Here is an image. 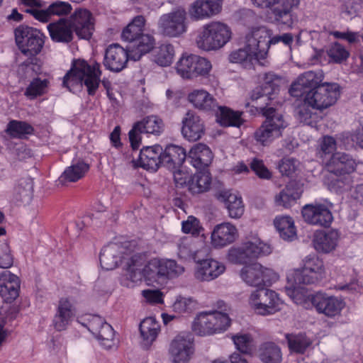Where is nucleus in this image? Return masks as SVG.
Returning a JSON list of instances; mask_svg holds the SVG:
<instances>
[{"instance_id": "f257e3e1", "label": "nucleus", "mask_w": 363, "mask_h": 363, "mask_svg": "<svg viewBox=\"0 0 363 363\" xmlns=\"http://www.w3.org/2000/svg\"><path fill=\"white\" fill-rule=\"evenodd\" d=\"M324 273L323 262L318 257L309 255L303 260V266L301 269H294L288 276L289 281H292L289 286H286L287 295L297 304L301 303L306 296L301 292L299 285L313 284L318 282Z\"/></svg>"}, {"instance_id": "f03ea898", "label": "nucleus", "mask_w": 363, "mask_h": 363, "mask_svg": "<svg viewBox=\"0 0 363 363\" xmlns=\"http://www.w3.org/2000/svg\"><path fill=\"white\" fill-rule=\"evenodd\" d=\"M100 64L89 65L83 60L74 61L71 69L63 77L62 85L69 91L77 85L84 84L89 95H94L100 83Z\"/></svg>"}, {"instance_id": "7ed1b4c3", "label": "nucleus", "mask_w": 363, "mask_h": 363, "mask_svg": "<svg viewBox=\"0 0 363 363\" xmlns=\"http://www.w3.org/2000/svg\"><path fill=\"white\" fill-rule=\"evenodd\" d=\"M145 23V19L143 16H137L123 28L121 33L122 40L129 43L127 48L134 61L139 60L143 55L149 52L155 43L153 36L143 33Z\"/></svg>"}, {"instance_id": "20e7f679", "label": "nucleus", "mask_w": 363, "mask_h": 363, "mask_svg": "<svg viewBox=\"0 0 363 363\" xmlns=\"http://www.w3.org/2000/svg\"><path fill=\"white\" fill-rule=\"evenodd\" d=\"M259 9H269L268 18L276 25L291 27L295 21L294 10L300 5L301 0H251Z\"/></svg>"}, {"instance_id": "39448f33", "label": "nucleus", "mask_w": 363, "mask_h": 363, "mask_svg": "<svg viewBox=\"0 0 363 363\" xmlns=\"http://www.w3.org/2000/svg\"><path fill=\"white\" fill-rule=\"evenodd\" d=\"M261 112L266 117L254 133L256 142L263 146H267L276 138L281 136L282 131L287 126L283 116L272 107H260Z\"/></svg>"}, {"instance_id": "423d86ee", "label": "nucleus", "mask_w": 363, "mask_h": 363, "mask_svg": "<svg viewBox=\"0 0 363 363\" xmlns=\"http://www.w3.org/2000/svg\"><path fill=\"white\" fill-rule=\"evenodd\" d=\"M126 277L132 282L137 283L145 279L147 281H157L162 278L160 273L161 260L153 259L145 263V257L132 255L126 262Z\"/></svg>"}, {"instance_id": "0eeeda50", "label": "nucleus", "mask_w": 363, "mask_h": 363, "mask_svg": "<svg viewBox=\"0 0 363 363\" xmlns=\"http://www.w3.org/2000/svg\"><path fill=\"white\" fill-rule=\"evenodd\" d=\"M230 27L223 23L213 21L206 25L196 38L199 48L206 50H216L223 48L231 38Z\"/></svg>"}, {"instance_id": "6e6552de", "label": "nucleus", "mask_w": 363, "mask_h": 363, "mask_svg": "<svg viewBox=\"0 0 363 363\" xmlns=\"http://www.w3.org/2000/svg\"><path fill=\"white\" fill-rule=\"evenodd\" d=\"M224 311L227 310L225 308ZM230 322L231 320L226 312H201L195 318L192 323V330L200 336L209 335L225 331L230 325Z\"/></svg>"}, {"instance_id": "1a4fd4ad", "label": "nucleus", "mask_w": 363, "mask_h": 363, "mask_svg": "<svg viewBox=\"0 0 363 363\" xmlns=\"http://www.w3.org/2000/svg\"><path fill=\"white\" fill-rule=\"evenodd\" d=\"M272 33L265 26L253 27L245 35V46L255 56V60L264 66L269 48V38Z\"/></svg>"}, {"instance_id": "9d476101", "label": "nucleus", "mask_w": 363, "mask_h": 363, "mask_svg": "<svg viewBox=\"0 0 363 363\" xmlns=\"http://www.w3.org/2000/svg\"><path fill=\"white\" fill-rule=\"evenodd\" d=\"M340 96L339 86L336 83H322L315 89L308 90L305 95L306 101L313 108L322 110L333 105Z\"/></svg>"}, {"instance_id": "9b49d317", "label": "nucleus", "mask_w": 363, "mask_h": 363, "mask_svg": "<svg viewBox=\"0 0 363 363\" xmlns=\"http://www.w3.org/2000/svg\"><path fill=\"white\" fill-rule=\"evenodd\" d=\"M269 245L254 238L245 242L242 247L233 248L228 252V259L237 264H245L250 259L257 258L270 254Z\"/></svg>"}, {"instance_id": "f8f14e48", "label": "nucleus", "mask_w": 363, "mask_h": 363, "mask_svg": "<svg viewBox=\"0 0 363 363\" xmlns=\"http://www.w3.org/2000/svg\"><path fill=\"white\" fill-rule=\"evenodd\" d=\"M17 45L25 55H36L44 45V35L38 29L29 26H20L15 30Z\"/></svg>"}, {"instance_id": "ddd939ff", "label": "nucleus", "mask_w": 363, "mask_h": 363, "mask_svg": "<svg viewBox=\"0 0 363 363\" xmlns=\"http://www.w3.org/2000/svg\"><path fill=\"white\" fill-rule=\"evenodd\" d=\"M249 304L258 314L266 315L280 310L281 299L278 294L271 289L261 288L254 291L250 296Z\"/></svg>"}, {"instance_id": "4468645a", "label": "nucleus", "mask_w": 363, "mask_h": 363, "mask_svg": "<svg viewBox=\"0 0 363 363\" xmlns=\"http://www.w3.org/2000/svg\"><path fill=\"white\" fill-rule=\"evenodd\" d=\"M240 277L247 285L255 287L270 285L279 279L277 272L258 262L242 267L240 270Z\"/></svg>"}, {"instance_id": "2eb2a0df", "label": "nucleus", "mask_w": 363, "mask_h": 363, "mask_svg": "<svg viewBox=\"0 0 363 363\" xmlns=\"http://www.w3.org/2000/svg\"><path fill=\"white\" fill-rule=\"evenodd\" d=\"M177 73L184 79L206 76L211 69V64L207 59L196 55L182 56L177 64Z\"/></svg>"}, {"instance_id": "dca6fc26", "label": "nucleus", "mask_w": 363, "mask_h": 363, "mask_svg": "<svg viewBox=\"0 0 363 363\" xmlns=\"http://www.w3.org/2000/svg\"><path fill=\"white\" fill-rule=\"evenodd\" d=\"M164 130V123L162 119L155 116L144 118L134 123L130 130L129 140L133 150H138L141 143V134H152L158 135Z\"/></svg>"}, {"instance_id": "f3484780", "label": "nucleus", "mask_w": 363, "mask_h": 363, "mask_svg": "<svg viewBox=\"0 0 363 363\" xmlns=\"http://www.w3.org/2000/svg\"><path fill=\"white\" fill-rule=\"evenodd\" d=\"M186 11L177 9L160 17L159 28L166 37L179 38L186 30Z\"/></svg>"}, {"instance_id": "a211bd4d", "label": "nucleus", "mask_w": 363, "mask_h": 363, "mask_svg": "<svg viewBox=\"0 0 363 363\" xmlns=\"http://www.w3.org/2000/svg\"><path fill=\"white\" fill-rule=\"evenodd\" d=\"M169 352L174 363L189 362L194 352L191 335L184 333L177 335L170 343Z\"/></svg>"}, {"instance_id": "6ab92c4d", "label": "nucleus", "mask_w": 363, "mask_h": 363, "mask_svg": "<svg viewBox=\"0 0 363 363\" xmlns=\"http://www.w3.org/2000/svg\"><path fill=\"white\" fill-rule=\"evenodd\" d=\"M87 328L105 349L110 350L116 346L114 330L101 316L92 315L89 319Z\"/></svg>"}, {"instance_id": "aec40b11", "label": "nucleus", "mask_w": 363, "mask_h": 363, "mask_svg": "<svg viewBox=\"0 0 363 363\" xmlns=\"http://www.w3.org/2000/svg\"><path fill=\"white\" fill-rule=\"evenodd\" d=\"M130 246L129 242H125L122 245L112 243L105 246L100 253V264L105 270H112L115 269L122 259L128 261L130 252H125V250Z\"/></svg>"}, {"instance_id": "412c9836", "label": "nucleus", "mask_w": 363, "mask_h": 363, "mask_svg": "<svg viewBox=\"0 0 363 363\" xmlns=\"http://www.w3.org/2000/svg\"><path fill=\"white\" fill-rule=\"evenodd\" d=\"M311 301L318 313L328 318L339 315L345 307V302L340 298L319 292L311 296Z\"/></svg>"}, {"instance_id": "4be33fe9", "label": "nucleus", "mask_w": 363, "mask_h": 363, "mask_svg": "<svg viewBox=\"0 0 363 363\" xmlns=\"http://www.w3.org/2000/svg\"><path fill=\"white\" fill-rule=\"evenodd\" d=\"M129 59L133 60L128 48L124 49L117 43L111 44L106 49L103 64L106 69L119 72L126 67Z\"/></svg>"}, {"instance_id": "5701e85b", "label": "nucleus", "mask_w": 363, "mask_h": 363, "mask_svg": "<svg viewBox=\"0 0 363 363\" xmlns=\"http://www.w3.org/2000/svg\"><path fill=\"white\" fill-rule=\"evenodd\" d=\"M76 34L81 38L89 39L94 30L92 15L86 9H79L68 18Z\"/></svg>"}, {"instance_id": "b1692460", "label": "nucleus", "mask_w": 363, "mask_h": 363, "mask_svg": "<svg viewBox=\"0 0 363 363\" xmlns=\"http://www.w3.org/2000/svg\"><path fill=\"white\" fill-rule=\"evenodd\" d=\"M72 11V6L69 3L57 0L50 4L46 9L31 8L27 9L25 11L40 21L48 22L52 20V16H65L71 13Z\"/></svg>"}, {"instance_id": "393cba45", "label": "nucleus", "mask_w": 363, "mask_h": 363, "mask_svg": "<svg viewBox=\"0 0 363 363\" xmlns=\"http://www.w3.org/2000/svg\"><path fill=\"white\" fill-rule=\"evenodd\" d=\"M303 219L308 223L328 227L333 221L331 212L324 205H306L301 211Z\"/></svg>"}, {"instance_id": "a878e982", "label": "nucleus", "mask_w": 363, "mask_h": 363, "mask_svg": "<svg viewBox=\"0 0 363 363\" xmlns=\"http://www.w3.org/2000/svg\"><path fill=\"white\" fill-rule=\"evenodd\" d=\"M323 78L324 74L320 69L304 72L291 84L290 89L291 95L298 96L303 94H306L308 91L305 90L306 89H315L316 86L322 84Z\"/></svg>"}, {"instance_id": "bb28decb", "label": "nucleus", "mask_w": 363, "mask_h": 363, "mask_svg": "<svg viewBox=\"0 0 363 363\" xmlns=\"http://www.w3.org/2000/svg\"><path fill=\"white\" fill-rule=\"evenodd\" d=\"M194 276L196 279L201 281H209L216 279L222 274L225 269V265L212 259H204L203 256L200 261L196 262Z\"/></svg>"}, {"instance_id": "cd10ccee", "label": "nucleus", "mask_w": 363, "mask_h": 363, "mask_svg": "<svg viewBox=\"0 0 363 363\" xmlns=\"http://www.w3.org/2000/svg\"><path fill=\"white\" fill-rule=\"evenodd\" d=\"M204 124L193 111H188L182 119V134L189 141H196L204 134Z\"/></svg>"}, {"instance_id": "c85d7f7f", "label": "nucleus", "mask_w": 363, "mask_h": 363, "mask_svg": "<svg viewBox=\"0 0 363 363\" xmlns=\"http://www.w3.org/2000/svg\"><path fill=\"white\" fill-rule=\"evenodd\" d=\"M236 227L230 223H223L215 226L211 234L212 245L216 247H223L233 243L238 238Z\"/></svg>"}, {"instance_id": "c756f323", "label": "nucleus", "mask_w": 363, "mask_h": 363, "mask_svg": "<svg viewBox=\"0 0 363 363\" xmlns=\"http://www.w3.org/2000/svg\"><path fill=\"white\" fill-rule=\"evenodd\" d=\"M75 315L73 304L65 298L59 301L52 324L55 330L62 331L67 329Z\"/></svg>"}, {"instance_id": "7c9ffc66", "label": "nucleus", "mask_w": 363, "mask_h": 363, "mask_svg": "<svg viewBox=\"0 0 363 363\" xmlns=\"http://www.w3.org/2000/svg\"><path fill=\"white\" fill-rule=\"evenodd\" d=\"M20 280L9 271L0 274V296L6 302H12L18 296Z\"/></svg>"}, {"instance_id": "2f4dec72", "label": "nucleus", "mask_w": 363, "mask_h": 363, "mask_svg": "<svg viewBox=\"0 0 363 363\" xmlns=\"http://www.w3.org/2000/svg\"><path fill=\"white\" fill-rule=\"evenodd\" d=\"M215 197L225 204L229 216L232 218H239L244 213V206L242 198L230 190L223 189L217 191Z\"/></svg>"}, {"instance_id": "473e14b6", "label": "nucleus", "mask_w": 363, "mask_h": 363, "mask_svg": "<svg viewBox=\"0 0 363 363\" xmlns=\"http://www.w3.org/2000/svg\"><path fill=\"white\" fill-rule=\"evenodd\" d=\"M327 168L330 174H349L354 170L355 162L350 155L338 152L333 154Z\"/></svg>"}, {"instance_id": "72a5a7b5", "label": "nucleus", "mask_w": 363, "mask_h": 363, "mask_svg": "<svg viewBox=\"0 0 363 363\" xmlns=\"http://www.w3.org/2000/svg\"><path fill=\"white\" fill-rule=\"evenodd\" d=\"M221 8L219 0H196L191 4L189 14L192 18L200 20L218 13Z\"/></svg>"}, {"instance_id": "f704fd0d", "label": "nucleus", "mask_w": 363, "mask_h": 363, "mask_svg": "<svg viewBox=\"0 0 363 363\" xmlns=\"http://www.w3.org/2000/svg\"><path fill=\"white\" fill-rule=\"evenodd\" d=\"M48 30L51 39L55 42L67 43L73 39L74 29L68 18H60L50 23L48 25Z\"/></svg>"}, {"instance_id": "c9c22d12", "label": "nucleus", "mask_w": 363, "mask_h": 363, "mask_svg": "<svg viewBox=\"0 0 363 363\" xmlns=\"http://www.w3.org/2000/svg\"><path fill=\"white\" fill-rule=\"evenodd\" d=\"M188 160L195 169L201 170L206 169L211 163L213 153L207 145L199 143L189 151Z\"/></svg>"}, {"instance_id": "e433bc0d", "label": "nucleus", "mask_w": 363, "mask_h": 363, "mask_svg": "<svg viewBox=\"0 0 363 363\" xmlns=\"http://www.w3.org/2000/svg\"><path fill=\"white\" fill-rule=\"evenodd\" d=\"M162 150L160 145L143 147L139 155L140 166L148 170L156 171L162 164Z\"/></svg>"}, {"instance_id": "4c0bfd02", "label": "nucleus", "mask_w": 363, "mask_h": 363, "mask_svg": "<svg viewBox=\"0 0 363 363\" xmlns=\"http://www.w3.org/2000/svg\"><path fill=\"white\" fill-rule=\"evenodd\" d=\"M186 150L176 145H167L162 151V164L170 170L181 168L186 158Z\"/></svg>"}, {"instance_id": "58836bf2", "label": "nucleus", "mask_w": 363, "mask_h": 363, "mask_svg": "<svg viewBox=\"0 0 363 363\" xmlns=\"http://www.w3.org/2000/svg\"><path fill=\"white\" fill-rule=\"evenodd\" d=\"M189 101L200 110L216 111L218 108L216 100L203 89H195L188 95Z\"/></svg>"}, {"instance_id": "ea45409f", "label": "nucleus", "mask_w": 363, "mask_h": 363, "mask_svg": "<svg viewBox=\"0 0 363 363\" xmlns=\"http://www.w3.org/2000/svg\"><path fill=\"white\" fill-rule=\"evenodd\" d=\"M339 234L337 230L316 232L314 235L313 245L316 250L330 252L337 246Z\"/></svg>"}, {"instance_id": "a19ab883", "label": "nucleus", "mask_w": 363, "mask_h": 363, "mask_svg": "<svg viewBox=\"0 0 363 363\" xmlns=\"http://www.w3.org/2000/svg\"><path fill=\"white\" fill-rule=\"evenodd\" d=\"M258 357L263 363H281L282 352L280 347L273 342H264L258 349Z\"/></svg>"}, {"instance_id": "79ce46f5", "label": "nucleus", "mask_w": 363, "mask_h": 363, "mask_svg": "<svg viewBox=\"0 0 363 363\" xmlns=\"http://www.w3.org/2000/svg\"><path fill=\"white\" fill-rule=\"evenodd\" d=\"M301 193L302 191L296 185L289 184L275 196V203L278 206L289 208L300 199Z\"/></svg>"}, {"instance_id": "37998d69", "label": "nucleus", "mask_w": 363, "mask_h": 363, "mask_svg": "<svg viewBox=\"0 0 363 363\" xmlns=\"http://www.w3.org/2000/svg\"><path fill=\"white\" fill-rule=\"evenodd\" d=\"M219 111L217 113V121L223 126L240 127L244 122L242 118V112L234 111L225 106H219L216 108Z\"/></svg>"}, {"instance_id": "c03bdc74", "label": "nucleus", "mask_w": 363, "mask_h": 363, "mask_svg": "<svg viewBox=\"0 0 363 363\" xmlns=\"http://www.w3.org/2000/svg\"><path fill=\"white\" fill-rule=\"evenodd\" d=\"M285 337L291 352L303 354L312 344V341L305 333H286Z\"/></svg>"}, {"instance_id": "a18cd8bd", "label": "nucleus", "mask_w": 363, "mask_h": 363, "mask_svg": "<svg viewBox=\"0 0 363 363\" xmlns=\"http://www.w3.org/2000/svg\"><path fill=\"white\" fill-rule=\"evenodd\" d=\"M33 182L29 177L18 180L14 188L13 196L17 201L23 204L29 203L33 196Z\"/></svg>"}, {"instance_id": "49530a36", "label": "nucleus", "mask_w": 363, "mask_h": 363, "mask_svg": "<svg viewBox=\"0 0 363 363\" xmlns=\"http://www.w3.org/2000/svg\"><path fill=\"white\" fill-rule=\"evenodd\" d=\"M211 181L210 173L206 169L198 170L191 178L189 189L194 194L204 192L209 189Z\"/></svg>"}, {"instance_id": "de8ad7c7", "label": "nucleus", "mask_w": 363, "mask_h": 363, "mask_svg": "<svg viewBox=\"0 0 363 363\" xmlns=\"http://www.w3.org/2000/svg\"><path fill=\"white\" fill-rule=\"evenodd\" d=\"M274 226L280 237L285 240H292L296 237L294 220L289 216L277 217L274 221Z\"/></svg>"}, {"instance_id": "09e8293b", "label": "nucleus", "mask_w": 363, "mask_h": 363, "mask_svg": "<svg viewBox=\"0 0 363 363\" xmlns=\"http://www.w3.org/2000/svg\"><path fill=\"white\" fill-rule=\"evenodd\" d=\"M89 169V165L84 162H79L68 167L60 177L61 182H75L82 178Z\"/></svg>"}, {"instance_id": "8fccbe9b", "label": "nucleus", "mask_w": 363, "mask_h": 363, "mask_svg": "<svg viewBox=\"0 0 363 363\" xmlns=\"http://www.w3.org/2000/svg\"><path fill=\"white\" fill-rule=\"evenodd\" d=\"M160 325L152 317L145 318L140 324V332L147 345L151 344L157 337Z\"/></svg>"}, {"instance_id": "3c124183", "label": "nucleus", "mask_w": 363, "mask_h": 363, "mask_svg": "<svg viewBox=\"0 0 363 363\" xmlns=\"http://www.w3.org/2000/svg\"><path fill=\"white\" fill-rule=\"evenodd\" d=\"M174 49L172 45L164 43L159 46L154 52V61L162 67H167L172 62Z\"/></svg>"}, {"instance_id": "603ef678", "label": "nucleus", "mask_w": 363, "mask_h": 363, "mask_svg": "<svg viewBox=\"0 0 363 363\" xmlns=\"http://www.w3.org/2000/svg\"><path fill=\"white\" fill-rule=\"evenodd\" d=\"M6 131L13 138H23L27 135H31L34 128L27 122L13 120L8 123Z\"/></svg>"}, {"instance_id": "864d4df0", "label": "nucleus", "mask_w": 363, "mask_h": 363, "mask_svg": "<svg viewBox=\"0 0 363 363\" xmlns=\"http://www.w3.org/2000/svg\"><path fill=\"white\" fill-rule=\"evenodd\" d=\"M326 183L331 191L338 193L350 186L351 178L349 174H333L330 173Z\"/></svg>"}, {"instance_id": "5fc2aeb1", "label": "nucleus", "mask_w": 363, "mask_h": 363, "mask_svg": "<svg viewBox=\"0 0 363 363\" xmlns=\"http://www.w3.org/2000/svg\"><path fill=\"white\" fill-rule=\"evenodd\" d=\"M326 52L330 61L337 64L345 62L350 55L346 48L337 42L331 43L328 46Z\"/></svg>"}, {"instance_id": "6e6d98bb", "label": "nucleus", "mask_w": 363, "mask_h": 363, "mask_svg": "<svg viewBox=\"0 0 363 363\" xmlns=\"http://www.w3.org/2000/svg\"><path fill=\"white\" fill-rule=\"evenodd\" d=\"M262 94L271 95L277 94L279 91L281 78L273 72H266L262 77Z\"/></svg>"}, {"instance_id": "4d7b16f0", "label": "nucleus", "mask_w": 363, "mask_h": 363, "mask_svg": "<svg viewBox=\"0 0 363 363\" xmlns=\"http://www.w3.org/2000/svg\"><path fill=\"white\" fill-rule=\"evenodd\" d=\"M160 270L162 278H174L182 274L184 267L173 259L161 260Z\"/></svg>"}, {"instance_id": "13d9d810", "label": "nucleus", "mask_w": 363, "mask_h": 363, "mask_svg": "<svg viewBox=\"0 0 363 363\" xmlns=\"http://www.w3.org/2000/svg\"><path fill=\"white\" fill-rule=\"evenodd\" d=\"M48 84L49 81L47 79L35 78L27 87L25 95L30 98L40 96L45 92Z\"/></svg>"}, {"instance_id": "bf43d9fd", "label": "nucleus", "mask_w": 363, "mask_h": 363, "mask_svg": "<svg viewBox=\"0 0 363 363\" xmlns=\"http://www.w3.org/2000/svg\"><path fill=\"white\" fill-rule=\"evenodd\" d=\"M312 107L311 105L306 101L304 97L303 102L298 105L296 109V115L297 119L301 122L306 125H311L313 122V117L315 113L312 111Z\"/></svg>"}, {"instance_id": "052dcab7", "label": "nucleus", "mask_w": 363, "mask_h": 363, "mask_svg": "<svg viewBox=\"0 0 363 363\" xmlns=\"http://www.w3.org/2000/svg\"><path fill=\"white\" fill-rule=\"evenodd\" d=\"M233 341L237 348L242 354H250L252 350V338L249 334H238L233 335Z\"/></svg>"}, {"instance_id": "680f3d73", "label": "nucleus", "mask_w": 363, "mask_h": 363, "mask_svg": "<svg viewBox=\"0 0 363 363\" xmlns=\"http://www.w3.org/2000/svg\"><path fill=\"white\" fill-rule=\"evenodd\" d=\"M6 230L0 227V235H4ZM13 264V257L10 253V248L5 242L0 241V268H9Z\"/></svg>"}, {"instance_id": "e2e57ef3", "label": "nucleus", "mask_w": 363, "mask_h": 363, "mask_svg": "<svg viewBox=\"0 0 363 363\" xmlns=\"http://www.w3.org/2000/svg\"><path fill=\"white\" fill-rule=\"evenodd\" d=\"M228 60L232 63L240 64L247 62L252 64L253 61H255L254 55L246 47L233 51L229 55Z\"/></svg>"}, {"instance_id": "0e129e2a", "label": "nucleus", "mask_w": 363, "mask_h": 363, "mask_svg": "<svg viewBox=\"0 0 363 363\" xmlns=\"http://www.w3.org/2000/svg\"><path fill=\"white\" fill-rule=\"evenodd\" d=\"M203 252L201 250L193 251L191 247L184 242L179 245L178 255L184 259H193L195 262L200 261Z\"/></svg>"}, {"instance_id": "69168bd1", "label": "nucleus", "mask_w": 363, "mask_h": 363, "mask_svg": "<svg viewBox=\"0 0 363 363\" xmlns=\"http://www.w3.org/2000/svg\"><path fill=\"white\" fill-rule=\"evenodd\" d=\"M299 162L293 157H284L278 164V169L282 175L290 176L294 174L298 167Z\"/></svg>"}, {"instance_id": "338daca9", "label": "nucleus", "mask_w": 363, "mask_h": 363, "mask_svg": "<svg viewBox=\"0 0 363 363\" xmlns=\"http://www.w3.org/2000/svg\"><path fill=\"white\" fill-rule=\"evenodd\" d=\"M196 303L191 298L180 297L173 304V308L176 312L184 313L194 309Z\"/></svg>"}, {"instance_id": "774afa93", "label": "nucleus", "mask_w": 363, "mask_h": 363, "mask_svg": "<svg viewBox=\"0 0 363 363\" xmlns=\"http://www.w3.org/2000/svg\"><path fill=\"white\" fill-rule=\"evenodd\" d=\"M250 168L261 179H269L272 177V173L261 160L253 159L250 162Z\"/></svg>"}]
</instances>
